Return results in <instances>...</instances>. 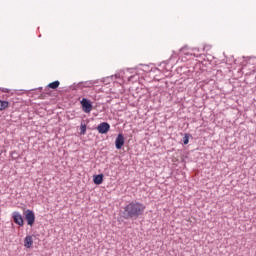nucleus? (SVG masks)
Masks as SVG:
<instances>
[{"instance_id":"f257e3e1","label":"nucleus","mask_w":256,"mask_h":256,"mask_svg":"<svg viewBox=\"0 0 256 256\" xmlns=\"http://www.w3.org/2000/svg\"><path fill=\"white\" fill-rule=\"evenodd\" d=\"M145 209V204L137 200H133L120 209L119 217L126 221H137L139 217H142V215L145 214Z\"/></svg>"},{"instance_id":"f03ea898","label":"nucleus","mask_w":256,"mask_h":256,"mask_svg":"<svg viewBox=\"0 0 256 256\" xmlns=\"http://www.w3.org/2000/svg\"><path fill=\"white\" fill-rule=\"evenodd\" d=\"M23 215L27 225L33 227V225H35V212L31 209H27L24 210Z\"/></svg>"},{"instance_id":"7ed1b4c3","label":"nucleus","mask_w":256,"mask_h":256,"mask_svg":"<svg viewBox=\"0 0 256 256\" xmlns=\"http://www.w3.org/2000/svg\"><path fill=\"white\" fill-rule=\"evenodd\" d=\"M80 105L84 113H91V111H93V103L91 102V100L87 98H83L80 101Z\"/></svg>"},{"instance_id":"20e7f679","label":"nucleus","mask_w":256,"mask_h":256,"mask_svg":"<svg viewBox=\"0 0 256 256\" xmlns=\"http://www.w3.org/2000/svg\"><path fill=\"white\" fill-rule=\"evenodd\" d=\"M96 130L100 135H107L108 131H111V124L109 122H102L96 127Z\"/></svg>"},{"instance_id":"39448f33","label":"nucleus","mask_w":256,"mask_h":256,"mask_svg":"<svg viewBox=\"0 0 256 256\" xmlns=\"http://www.w3.org/2000/svg\"><path fill=\"white\" fill-rule=\"evenodd\" d=\"M95 83H97V81H93V80H89V81H85V82H79V83H74L73 84V90L77 91V89H85L87 87H91V86L95 85Z\"/></svg>"},{"instance_id":"423d86ee","label":"nucleus","mask_w":256,"mask_h":256,"mask_svg":"<svg viewBox=\"0 0 256 256\" xmlns=\"http://www.w3.org/2000/svg\"><path fill=\"white\" fill-rule=\"evenodd\" d=\"M12 219L16 225H19L20 227H23L25 225V220L23 219V216L18 211H14L12 213Z\"/></svg>"},{"instance_id":"0eeeda50","label":"nucleus","mask_w":256,"mask_h":256,"mask_svg":"<svg viewBox=\"0 0 256 256\" xmlns=\"http://www.w3.org/2000/svg\"><path fill=\"white\" fill-rule=\"evenodd\" d=\"M123 145H125V135L123 133H119L115 140L116 149H123Z\"/></svg>"},{"instance_id":"6e6552de","label":"nucleus","mask_w":256,"mask_h":256,"mask_svg":"<svg viewBox=\"0 0 256 256\" xmlns=\"http://www.w3.org/2000/svg\"><path fill=\"white\" fill-rule=\"evenodd\" d=\"M104 177H105V175H103V173L94 175L93 176L94 185H103Z\"/></svg>"},{"instance_id":"1a4fd4ad","label":"nucleus","mask_w":256,"mask_h":256,"mask_svg":"<svg viewBox=\"0 0 256 256\" xmlns=\"http://www.w3.org/2000/svg\"><path fill=\"white\" fill-rule=\"evenodd\" d=\"M24 247H26V249H31L33 247V236L27 235L24 238Z\"/></svg>"},{"instance_id":"9d476101","label":"nucleus","mask_w":256,"mask_h":256,"mask_svg":"<svg viewBox=\"0 0 256 256\" xmlns=\"http://www.w3.org/2000/svg\"><path fill=\"white\" fill-rule=\"evenodd\" d=\"M86 134H87V123L85 122V120H81L79 135H86Z\"/></svg>"},{"instance_id":"9b49d317","label":"nucleus","mask_w":256,"mask_h":256,"mask_svg":"<svg viewBox=\"0 0 256 256\" xmlns=\"http://www.w3.org/2000/svg\"><path fill=\"white\" fill-rule=\"evenodd\" d=\"M59 85H61V82L59 80H56L54 82H51L47 85L48 89H59Z\"/></svg>"},{"instance_id":"f8f14e48","label":"nucleus","mask_w":256,"mask_h":256,"mask_svg":"<svg viewBox=\"0 0 256 256\" xmlns=\"http://www.w3.org/2000/svg\"><path fill=\"white\" fill-rule=\"evenodd\" d=\"M7 108H9V101L0 99V111H5Z\"/></svg>"},{"instance_id":"ddd939ff","label":"nucleus","mask_w":256,"mask_h":256,"mask_svg":"<svg viewBox=\"0 0 256 256\" xmlns=\"http://www.w3.org/2000/svg\"><path fill=\"white\" fill-rule=\"evenodd\" d=\"M193 135L189 134V133H185L184 137L182 139L183 141V145H189V139H192Z\"/></svg>"},{"instance_id":"4468645a","label":"nucleus","mask_w":256,"mask_h":256,"mask_svg":"<svg viewBox=\"0 0 256 256\" xmlns=\"http://www.w3.org/2000/svg\"><path fill=\"white\" fill-rule=\"evenodd\" d=\"M12 159H19V154L16 151L11 152Z\"/></svg>"},{"instance_id":"2eb2a0df","label":"nucleus","mask_w":256,"mask_h":256,"mask_svg":"<svg viewBox=\"0 0 256 256\" xmlns=\"http://www.w3.org/2000/svg\"><path fill=\"white\" fill-rule=\"evenodd\" d=\"M0 91H2V93H11V90L8 88H0Z\"/></svg>"}]
</instances>
